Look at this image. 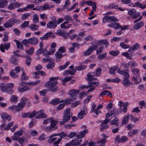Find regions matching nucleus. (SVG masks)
Returning a JSON list of instances; mask_svg holds the SVG:
<instances>
[{
    "label": "nucleus",
    "instance_id": "nucleus-61",
    "mask_svg": "<svg viewBox=\"0 0 146 146\" xmlns=\"http://www.w3.org/2000/svg\"><path fill=\"white\" fill-rule=\"evenodd\" d=\"M26 117L32 118L33 117V112L32 113L31 112H29L27 113H26Z\"/></svg>",
    "mask_w": 146,
    "mask_h": 146
},
{
    "label": "nucleus",
    "instance_id": "nucleus-46",
    "mask_svg": "<svg viewBox=\"0 0 146 146\" xmlns=\"http://www.w3.org/2000/svg\"><path fill=\"white\" fill-rule=\"evenodd\" d=\"M29 21H25L21 25V27L22 28L25 29L29 25Z\"/></svg>",
    "mask_w": 146,
    "mask_h": 146
},
{
    "label": "nucleus",
    "instance_id": "nucleus-7",
    "mask_svg": "<svg viewBox=\"0 0 146 146\" xmlns=\"http://www.w3.org/2000/svg\"><path fill=\"white\" fill-rule=\"evenodd\" d=\"M53 21L48 22L47 24L48 28L52 29L55 28L57 26V20L54 17Z\"/></svg>",
    "mask_w": 146,
    "mask_h": 146
},
{
    "label": "nucleus",
    "instance_id": "nucleus-43",
    "mask_svg": "<svg viewBox=\"0 0 146 146\" xmlns=\"http://www.w3.org/2000/svg\"><path fill=\"white\" fill-rule=\"evenodd\" d=\"M55 63L50 62L49 64L46 65V68L48 69H52L54 66Z\"/></svg>",
    "mask_w": 146,
    "mask_h": 146
},
{
    "label": "nucleus",
    "instance_id": "nucleus-34",
    "mask_svg": "<svg viewBox=\"0 0 146 146\" xmlns=\"http://www.w3.org/2000/svg\"><path fill=\"white\" fill-rule=\"evenodd\" d=\"M29 28L31 30L35 31L38 29V26L36 24H32L29 26Z\"/></svg>",
    "mask_w": 146,
    "mask_h": 146
},
{
    "label": "nucleus",
    "instance_id": "nucleus-21",
    "mask_svg": "<svg viewBox=\"0 0 146 146\" xmlns=\"http://www.w3.org/2000/svg\"><path fill=\"white\" fill-rule=\"evenodd\" d=\"M56 136H57V135L55 134L49 136V139L48 140V142L49 143H52L55 140L57 139L56 137H53Z\"/></svg>",
    "mask_w": 146,
    "mask_h": 146
},
{
    "label": "nucleus",
    "instance_id": "nucleus-63",
    "mask_svg": "<svg viewBox=\"0 0 146 146\" xmlns=\"http://www.w3.org/2000/svg\"><path fill=\"white\" fill-rule=\"evenodd\" d=\"M120 46L122 48L124 49H126L129 47V46L125 44L123 42L120 43Z\"/></svg>",
    "mask_w": 146,
    "mask_h": 146
},
{
    "label": "nucleus",
    "instance_id": "nucleus-9",
    "mask_svg": "<svg viewBox=\"0 0 146 146\" xmlns=\"http://www.w3.org/2000/svg\"><path fill=\"white\" fill-rule=\"evenodd\" d=\"M10 43L9 42L5 43L3 44H1L0 45V50L2 52H5V49L8 50L10 47Z\"/></svg>",
    "mask_w": 146,
    "mask_h": 146
},
{
    "label": "nucleus",
    "instance_id": "nucleus-4",
    "mask_svg": "<svg viewBox=\"0 0 146 146\" xmlns=\"http://www.w3.org/2000/svg\"><path fill=\"white\" fill-rule=\"evenodd\" d=\"M33 112V113H34L33 117H35L36 119L46 118L47 117V115L44 113V111L42 110L36 112L34 111Z\"/></svg>",
    "mask_w": 146,
    "mask_h": 146
},
{
    "label": "nucleus",
    "instance_id": "nucleus-8",
    "mask_svg": "<svg viewBox=\"0 0 146 146\" xmlns=\"http://www.w3.org/2000/svg\"><path fill=\"white\" fill-rule=\"evenodd\" d=\"M118 21V19L114 17H105L103 19L104 23H105L106 21L109 22L113 21L117 22Z\"/></svg>",
    "mask_w": 146,
    "mask_h": 146
},
{
    "label": "nucleus",
    "instance_id": "nucleus-31",
    "mask_svg": "<svg viewBox=\"0 0 146 146\" xmlns=\"http://www.w3.org/2000/svg\"><path fill=\"white\" fill-rule=\"evenodd\" d=\"M143 25L144 24L143 22L141 21L135 24L134 25V27L135 29L138 30L141 28V27L143 26Z\"/></svg>",
    "mask_w": 146,
    "mask_h": 146
},
{
    "label": "nucleus",
    "instance_id": "nucleus-5",
    "mask_svg": "<svg viewBox=\"0 0 146 146\" xmlns=\"http://www.w3.org/2000/svg\"><path fill=\"white\" fill-rule=\"evenodd\" d=\"M19 20H17L15 19H11L6 22L3 25V26L6 28L11 27L14 23H19Z\"/></svg>",
    "mask_w": 146,
    "mask_h": 146
},
{
    "label": "nucleus",
    "instance_id": "nucleus-60",
    "mask_svg": "<svg viewBox=\"0 0 146 146\" xmlns=\"http://www.w3.org/2000/svg\"><path fill=\"white\" fill-rule=\"evenodd\" d=\"M65 33L66 31L58 29L57 31V33L60 36H61L63 35L64 33Z\"/></svg>",
    "mask_w": 146,
    "mask_h": 146
},
{
    "label": "nucleus",
    "instance_id": "nucleus-59",
    "mask_svg": "<svg viewBox=\"0 0 146 146\" xmlns=\"http://www.w3.org/2000/svg\"><path fill=\"white\" fill-rule=\"evenodd\" d=\"M102 69L101 68H98L96 70V74L97 76H98L101 74Z\"/></svg>",
    "mask_w": 146,
    "mask_h": 146
},
{
    "label": "nucleus",
    "instance_id": "nucleus-55",
    "mask_svg": "<svg viewBox=\"0 0 146 146\" xmlns=\"http://www.w3.org/2000/svg\"><path fill=\"white\" fill-rule=\"evenodd\" d=\"M132 49L133 51H135L138 49L140 47V45L138 43H136L133 45L132 46Z\"/></svg>",
    "mask_w": 146,
    "mask_h": 146
},
{
    "label": "nucleus",
    "instance_id": "nucleus-22",
    "mask_svg": "<svg viewBox=\"0 0 146 146\" xmlns=\"http://www.w3.org/2000/svg\"><path fill=\"white\" fill-rule=\"evenodd\" d=\"M98 43L100 45L103 44L105 45V47H107L109 45V43L108 41L106 40H102L98 41Z\"/></svg>",
    "mask_w": 146,
    "mask_h": 146
},
{
    "label": "nucleus",
    "instance_id": "nucleus-11",
    "mask_svg": "<svg viewBox=\"0 0 146 146\" xmlns=\"http://www.w3.org/2000/svg\"><path fill=\"white\" fill-rule=\"evenodd\" d=\"M1 90L2 92H7L9 94H12L13 92V90L12 89L10 90L8 89L6 86V84L4 86H0Z\"/></svg>",
    "mask_w": 146,
    "mask_h": 146
},
{
    "label": "nucleus",
    "instance_id": "nucleus-18",
    "mask_svg": "<svg viewBox=\"0 0 146 146\" xmlns=\"http://www.w3.org/2000/svg\"><path fill=\"white\" fill-rule=\"evenodd\" d=\"M50 123V126L53 128L54 130L56 129L58 127L56 125L58 123V121L52 119Z\"/></svg>",
    "mask_w": 146,
    "mask_h": 146
},
{
    "label": "nucleus",
    "instance_id": "nucleus-37",
    "mask_svg": "<svg viewBox=\"0 0 146 146\" xmlns=\"http://www.w3.org/2000/svg\"><path fill=\"white\" fill-rule=\"evenodd\" d=\"M119 119L117 118H115L114 119L112 120L110 122L111 125H118L119 122L118 121Z\"/></svg>",
    "mask_w": 146,
    "mask_h": 146
},
{
    "label": "nucleus",
    "instance_id": "nucleus-40",
    "mask_svg": "<svg viewBox=\"0 0 146 146\" xmlns=\"http://www.w3.org/2000/svg\"><path fill=\"white\" fill-rule=\"evenodd\" d=\"M40 82V80H37L35 82H28L27 83V85H31L32 86L36 85L39 83Z\"/></svg>",
    "mask_w": 146,
    "mask_h": 146
},
{
    "label": "nucleus",
    "instance_id": "nucleus-47",
    "mask_svg": "<svg viewBox=\"0 0 146 146\" xmlns=\"http://www.w3.org/2000/svg\"><path fill=\"white\" fill-rule=\"evenodd\" d=\"M77 134L75 132H72L70 133L69 134L67 135L68 137L70 138H72L76 136L77 137Z\"/></svg>",
    "mask_w": 146,
    "mask_h": 146
},
{
    "label": "nucleus",
    "instance_id": "nucleus-30",
    "mask_svg": "<svg viewBox=\"0 0 146 146\" xmlns=\"http://www.w3.org/2000/svg\"><path fill=\"white\" fill-rule=\"evenodd\" d=\"M8 3L6 0H0V8H3L6 6Z\"/></svg>",
    "mask_w": 146,
    "mask_h": 146
},
{
    "label": "nucleus",
    "instance_id": "nucleus-26",
    "mask_svg": "<svg viewBox=\"0 0 146 146\" xmlns=\"http://www.w3.org/2000/svg\"><path fill=\"white\" fill-rule=\"evenodd\" d=\"M117 68L118 67L115 66L110 68L109 69L110 73L111 74L115 75V72Z\"/></svg>",
    "mask_w": 146,
    "mask_h": 146
},
{
    "label": "nucleus",
    "instance_id": "nucleus-42",
    "mask_svg": "<svg viewBox=\"0 0 146 146\" xmlns=\"http://www.w3.org/2000/svg\"><path fill=\"white\" fill-rule=\"evenodd\" d=\"M86 67L87 66L86 65H82L78 66H76L75 67V68L76 70L79 71H80L85 69Z\"/></svg>",
    "mask_w": 146,
    "mask_h": 146
},
{
    "label": "nucleus",
    "instance_id": "nucleus-2",
    "mask_svg": "<svg viewBox=\"0 0 146 146\" xmlns=\"http://www.w3.org/2000/svg\"><path fill=\"white\" fill-rule=\"evenodd\" d=\"M117 72L124 76V78L123 80V84L125 86L128 87L131 85V83L128 80L129 75L128 72H126L125 70L120 71L119 70Z\"/></svg>",
    "mask_w": 146,
    "mask_h": 146
},
{
    "label": "nucleus",
    "instance_id": "nucleus-20",
    "mask_svg": "<svg viewBox=\"0 0 146 146\" xmlns=\"http://www.w3.org/2000/svg\"><path fill=\"white\" fill-rule=\"evenodd\" d=\"M95 76V73L93 72L88 73L87 74L88 78L87 79L88 81L90 82L93 80Z\"/></svg>",
    "mask_w": 146,
    "mask_h": 146
},
{
    "label": "nucleus",
    "instance_id": "nucleus-12",
    "mask_svg": "<svg viewBox=\"0 0 146 146\" xmlns=\"http://www.w3.org/2000/svg\"><path fill=\"white\" fill-rule=\"evenodd\" d=\"M127 138L125 136H123L120 138L119 135H117L115 139V141H118L119 143H124L127 141Z\"/></svg>",
    "mask_w": 146,
    "mask_h": 146
},
{
    "label": "nucleus",
    "instance_id": "nucleus-28",
    "mask_svg": "<svg viewBox=\"0 0 146 146\" xmlns=\"http://www.w3.org/2000/svg\"><path fill=\"white\" fill-rule=\"evenodd\" d=\"M130 115L129 114H127L124 117L122 121V123L124 125L127 123V121L130 118Z\"/></svg>",
    "mask_w": 146,
    "mask_h": 146
},
{
    "label": "nucleus",
    "instance_id": "nucleus-53",
    "mask_svg": "<svg viewBox=\"0 0 146 146\" xmlns=\"http://www.w3.org/2000/svg\"><path fill=\"white\" fill-rule=\"evenodd\" d=\"M34 50V49L33 47H31L29 50H26L25 51L27 54L32 55L33 53Z\"/></svg>",
    "mask_w": 146,
    "mask_h": 146
},
{
    "label": "nucleus",
    "instance_id": "nucleus-58",
    "mask_svg": "<svg viewBox=\"0 0 146 146\" xmlns=\"http://www.w3.org/2000/svg\"><path fill=\"white\" fill-rule=\"evenodd\" d=\"M28 78L29 77L28 76H26L25 72H23V73H22L21 78V80H25L26 79H28Z\"/></svg>",
    "mask_w": 146,
    "mask_h": 146
},
{
    "label": "nucleus",
    "instance_id": "nucleus-27",
    "mask_svg": "<svg viewBox=\"0 0 146 146\" xmlns=\"http://www.w3.org/2000/svg\"><path fill=\"white\" fill-rule=\"evenodd\" d=\"M104 95H107L111 97L112 96V94L107 90H104L100 94V96H102Z\"/></svg>",
    "mask_w": 146,
    "mask_h": 146
},
{
    "label": "nucleus",
    "instance_id": "nucleus-25",
    "mask_svg": "<svg viewBox=\"0 0 146 146\" xmlns=\"http://www.w3.org/2000/svg\"><path fill=\"white\" fill-rule=\"evenodd\" d=\"M11 63L14 65L17 64L18 59L13 55H12L10 60Z\"/></svg>",
    "mask_w": 146,
    "mask_h": 146
},
{
    "label": "nucleus",
    "instance_id": "nucleus-13",
    "mask_svg": "<svg viewBox=\"0 0 146 146\" xmlns=\"http://www.w3.org/2000/svg\"><path fill=\"white\" fill-rule=\"evenodd\" d=\"M79 92V90H78L74 89L70 90L69 93L71 97L70 98H76L77 95L78 94Z\"/></svg>",
    "mask_w": 146,
    "mask_h": 146
},
{
    "label": "nucleus",
    "instance_id": "nucleus-23",
    "mask_svg": "<svg viewBox=\"0 0 146 146\" xmlns=\"http://www.w3.org/2000/svg\"><path fill=\"white\" fill-rule=\"evenodd\" d=\"M76 98H70V99H66L64 100H63V102H63L64 103V104L65 105H67L69 104L70 102H72V101H74L75 100Z\"/></svg>",
    "mask_w": 146,
    "mask_h": 146
},
{
    "label": "nucleus",
    "instance_id": "nucleus-62",
    "mask_svg": "<svg viewBox=\"0 0 146 146\" xmlns=\"http://www.w3.org/2000/svg\"><path fill=\"white\" fill-rule=\"evenodd\" d=\"M121 27L119 23H113V27L116 29H119Z\"/></svg>",
    "mask_w": 146,
    "mask_h": 146
},
{
    "label": "nucleus",
    "instance_id": "nucleus-39",
    "mask_svg": "<svg viewBox=\"0 0 146 146\" xmlns=\"http://www.w3.org/2000/svg\"><path fill=\"white\" fill-rule=\"evenodd\" d=\"M18 100V97L15 95H12L10 99V101L11 102H16Z\"/></svg>",
    "mask_w": 146,
    "mask_h": 146
},
{
    "label": "nucleus",
    "instance_id": "nucleus-6",
    "mask_svg": "<svg viewBox=\"0 0 146 146\" xmlns=\"http://www.w3.org/2000/svg\"><path fill=\"white\" fill-rule=\"evenodd\" d=\"M72 113H71L70 110L69 109L67 108L64 111V113L63 118L64 119H65L66 121H69L70 118L72 116Z\"/></svg>",
    "mask_w": 146,
    "mask_h": 146
},
{
    "label": "nucleus",
    "instance_id": "nucleus-15",
    "mask_svg": "<svg viewBox=\"0 0 146 146\" xmlns=\"http://www.w3.org/2000/svg\"><path fill=\"white\" fill-rule=\"evenodd\" d=\"M29 44L36 45L38 42V39L35 37H32L29 39Z\"/></svg>",
    "mask_w": 146,
    "mask_h": 146
},
{
    "label": "nucleus",
    "instance_id": "nucleus-64",
    "mask_svg": "<svg viewBox=\"0 0 146 146\" xmlns=\"http://www.w3.org/2000/svg\"><path fill=\"white\" fill-rule=\"evenodd\" d=\"M42 53L44 56H47L48 55H49V51L45 48H44L42 50Z\"/></svg>",
    "mask_w": 146,
    "mask_h": 146
},
{
    "label": "nucleus",
    "instance_id": "nucleus-49",
    "mask_svg": "<svg viewBox=\"0 0 146 146\" xmlns=\"http://www.w3.org/2000/svg\"><path fill=\"white\" fill-rule=\"evenodd\" d=\"M119 52L117 50H115L114 51H111L109 52V54L114 56H116L118 55Z\"/></svg>",
    "mask_w": 146,
    "mask_h": 146
},
{
    "label": "nucleus",
    "instance_id": "nucleus-17",
    "mask_svg": "<svg viewBox=\"0 0 146 146\" xmlns=\"http://www.w3.org/2000/svg\"><path fill=\"white\" fill-rule=\"evenodd\" d=\"M1 118L3 119L2 120V122L5 123V121L4 119H6L8 120L9 121L11 120V116L10 115H7V114L5 113H3L1 115Z\"/></svg>",
    "mask_w": 146,
    "mask_h": 146
},
{
    "label": "nucleus",
    "instance_id": "nucleus-38",
    "mask_svg": "<svg viewBox=\"0 0 146 146\" xmlns=\"http://www.w3.org/2000/svg\"><path fill=\"white\" fill-rule=\"evenodd\" d=\"M33 21L34 23H37L39 22L38 16L37 14L33 15Z\"/></svg>",
    "mask_w": 146,
    "mask_h": 146
},
{
    "label": "nucleus",
    "instance_id": "nucleus-41",
    "mask_svg": "<svg viewBox=\"0 0 146 146\" xmlns=\"http://www.w3.org/2000/svg\"><path fill=\"white\" fill-rule=\"evenodd\" d=\"M138 131V130L137 129L133 130L132 131H130L128 133V135L129 136H131L134 134H137Z\"/></svg>",
    "mask_w": 146,
    "mask_h": 146
},
{
    "label": "nucleus",
    "instance_id": "nucleus-45",
    "mask_svg": "<svg viewBox=\"0 0 146 146\" xmlns=\"http://www.w3.org/2000/svg\"><path fill=\"white\" fill-rule=\"evenodd\" d=\"M26 101H27L28 103H29V101L28 99H26L24 97H23L21 99L20 103L23 105H24V106H25Z\"/></svg>",
    "mask_w": 146,
    "mask_h": 146
},
{
    "label": "nucleus",
    "instance_id": "nucleus-44",
    "mask_svg": "<svg viewBox=\"0 0 146 146\" xmlns=\"http://www.w3.org/2000/svg\"><path fill=\"white\" fill-rule=\"evenodd\" d=\"M92 52L90 47L86 51H84L83 54L84 56L89 55Z\"/></svg>",
    "mask_w": 146,
    "mask_h": 146
},
{
    "label": "nucleus",
    "instance_id": "nucleus-35",
    "mask_svg": "<svg viewBox=\"0 0 146 146\" xmlns=\"http://www.w3.org/2000/svg\"><path fill=\"white\" fill-rule=\"evenodd\" d=\"M23 130H21L15 132L14 135L18 138L22 135L23 134Z\"/></svg>",
    "mask_w": 146,
    "mask_h": 146
},
{
    "label": "nucleus",
    "instance_id": "nucleus-54",
    "mask_svg": "<svg viewBox=\"0 0 146 146\" xmlns=\"http://www.w3.org/2000/svg\"><path fill=\"white\" fill-rule=\"evenodd\" d=\"M31 14L29 13H26L24 14L21 16V19L23 20H25L27 18L29 17Z\"/></svg>",
    "mask_w": 146,
    "mask_h": 146
},
{
    "label": "nucleus",
    "instance_id": "nucleus-57",
    "mask_svg": "<svg viewBox=\"0 0 146 146\" xmlns=\"http://www.w3.org/2000/svg\"><path fill=\"white\" fill-rule=\"evenodd\" d=\"M136 10L134 9H132L130 10H129L128 12V14L131 16V17L134 14H135V13H136Z\"/></svg>",
    "mask_w": 146,
    "mask_h": 146
},
{
    "label": "nucleus",
    "instance_id": "nucleus-16",
    "mask_svg": "<svg viewBox=\"0 0 146 146\" xmlns=\"http://www.w3.org/2000/svg\"><path fill=\"white\" fill-rule=\"evenodd\" d=\"M115 109L113 108V109L110 112H108L106 115V118H109L111 116H112V115H113L114 117H115L116 116H117V114L115 113Z\"/></svg>",
    "mask_w": 146,
    "mask_h": 146
},
{
    "label": "nucleus",
    "instance_id": "nucleus-29",
    "mask_svg": "<svg viewBox=\"0 0 146 146\" xmlns=\"http://www.w3.org/2000/svg\"><path fill=\"white\" fill-rule=\"evenodd\" d=\"M57 51L55 54V56L56 58V61L57 62L60 61L61 58L63 56V55Z\"/></svg>",
    "mask_w": 146,
    "mask_h": 146
},
{
    "label": "nucleus",
    "instance_id": "nucleus-56",
    "mask_svg": "<svg viewBox=\"0 0 146 146\" xmlns=\"http://www.w3.org/2000/svg\"><path fill=\"white\" fill-rule=\"evenodd\" d=\"M66 50L64 46H62L59 48L58 52L61 53H64L66 51Z\"/></svg>",
    "mask_w": 146,
    "mask_h": 146
},
{
    "label": "nucleus",
    "instance_id": "nucleus-50",
    "mask_svg": "<svg viewBox=\"0 0 146 146\" xmlns=\"http://www.w3.org/2000/svg\"><path fill=\"white\" fill-rule=\"evenodd\" d=\"M70 62H67L66 64L63 66H61L59 67V69L60 70H63L66 68L70 64Z\"/></svg>",
    "mask_w": 146,
    "mask_h": 146
},
{
    "label": "nucleus",
    "instance_id": "nucleus-24",
    "mask_svg": "<svg viewBox=\"0 0 146 146\" xmlns=\"http://www.w3.org/2000/svg\"><path fill=\"white\" fill-rule=\"evenodd\" d=\"M63 102V100L61 101L59 100V99L58 98H56L52 100L50 102V104L52 105H55L58 104L60 102Z\"/></svg>",
    "mask_w": 146,
    "mask_h": 146
},
{
    "label": "nucleus",
    "instance_id": "nucleus-19",
    "mask_svg": "<svg viewBox=\"0 0 146 146\" xmlns=\"http://www.w3.org/2000/svg\"><path fill=\"white\" fill-rule=\"evenodd\" d=\"M82 139L78 140L76 139H73L71 141L73 146H78L81 143Z\"/></svg>",
    "mask_w": 146,
    "mask_h": 146
},
{
    "label": "nucleus",
    "instance_id": "nucleus-32",
    "mask_svg": "<svg viewBox=\"0 0 146 146\" xmlns=\"http://www.w3.org/2000/svg\"><path fill=\"white\" fill-rule=\"evenodd\" d=\"M10 75L13 78H16L19 77L18 75L13 70H12L9 73Z\"/></svg>",
    "mask_w": 146,
    "mask_h": 146
},
{
    "label": "nucleus",
    "instance_id": "nucleus-52",
    "mask_svg": "<svg viewBox=\"0 0 146 146\" xmlns=\"http://www.w3.org/2000/svg\"><path fill=\"white\" fill-rule=\"evenodd\" d=\"M99 83L98 81L96 82H89V84L90 86H93L94 85H96L97 86H98L99 85Z\"/></svg>",
    "mask_w": 146,
    "mask_h": 146
},
{
    "label": "nucleus",
    "instance_id": "nucleus-36",
    "mask_svg": "<svg viewBox=\"0 0 146 146\" xmlns=\"http://www.w3.org/2000/svg\"><path fill=\"white\" fill-rule=\"evenodd\" d=\"M25 106L24 105H23L21 103H19L18 105L17 106V111H21Z\"/></svg>",
    "mask_w": 146,
    "mask_h": 146
},
{
    "label": "nucleus",
    "instance_id": "nucleus-33",
    "mask_svg": "<svg viewBox=\"0 0 146 146\" xmlns=\"http://www.w3.org/2000/svg\"><path fill=\"white\" fill-rule=\"evenodd\" d=\"M14 41L16 42L18 48H20L22 50L24 49L23 45L19 40H14Z\"/></svg>",
    "mask_w": 146,
    "mask_h": 146
},
{
    "label": "nucleus",
    "instance_id": "nucleus-48",
    "mask_svg": "<svg viewBox=\"0 0 146 146\" xmlns=\"http://www.w3.org/2000/svg\"><path fill=\"white\" fill-rule=\"evenodd\" d=\"M30 89V88L29 87L27 86H25L24 87L19 88L18 90L19 92H24Z\"/></svg>",
    "mask_w": 146,
    "mask_h": 146
},
{
    "label": "nucleus",
    "instance_id": "nucleus-1",
    "mask_svg": "<svg viewBox=\"0 0 146 146\" xmlns=\"http://www.w3.org/2000/svg\"><path fill=\"white\" fill-rule=\"evenodd\" d=\"M58 77H52L50 78V81L45 85L46 87L48 88L49 91L55 92L58 90V88L56 86L58 84V82L54 80L58 79Z\"/></svg>",
    "mask_w": 146,
    "mask_h": 146
},
{
    "label": "nucleus",
    "instance_id": "nucleus-14",
    "mask_svg": "<svg viewBox=\"0 0 146 146\" xmlns=\"http://www.w3.org/2000/svg\"><path fill=\"white\" fill-rule=\"evenodd\" d=\"M88 133V130L87 129H85L83 131H80L78 133V135H77V139H79L85 136V134Z\"/></svg>",
    "mask_w": 146,
    "mask_h": 146
},
{
    "label": "nucleus",
    "instance_id": "nucleus-3",
    "mask_svg": "<svg viewBox=\"0 0 146 146\" xmlns=\"http://www.w3.org/2000/svg\"><path fill=\"white\" fill-rule=\"evenodd\" d=\"M133 74L134 75L133 79L135 82V83L138 84L141 81V79L140 78L139 70L137 69L133 68L131 70Z\"/></svg>",
    "mask_w": 146,
    "mask_h": 146
},
{
    "label": "nucleus",
    "instance_id": "nucleus-51",
    "mask_svg": "<svg viewBox=\"0 0 146 146\" xmlns=\"http://www.w3.org/2000/svg\"><path fill=\"white\" fill-rule=\"evenodd\" d=\"M31 59L30 57L29 56H28L26 60V64L28 66H30L31 64Z\"/></svg>",
    "mask_w": 146,
    "mask_h": 146
},
{
    "label": "nucleus",
    "instance_id": "nucleus-10",
    "mask_svg": "<svg viewBox=\"0 0 146 146\" xmlns=\"http://www.w3.org/2000/svg\"><path fill=\"white\" fill-rule=\"evenodd\" d=\"M87 113V110L86 108H85V106L83 107V110L81 111L78 113L77 116L78 118L79 119H82L84 116L85 115H86Z\"/></svg>",
    "mask_w": 146,
    "mask_h": 146
}]
</instances>
